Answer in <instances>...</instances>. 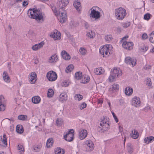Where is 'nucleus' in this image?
I'll return each instance as SVG.
<instances>
[{
	"mask_svg": "<svg viewBox=\"0 0 154 154\" xmlns=\"http://www.w3.org/2000/svg\"><path fill=\"white\" fill-rule=\"evenodd\" d=\"M125 61L127 64L131 65L132 66H134L136 64V60L135 59H132L130 57H126Z\"/></svg>",
	"mask_w": 154,
	"mask_h": 154,
	"instance_id": "obj_10",
	"label": "nucleus"
},
{
	"mask_svg": "<svg viewBox=\"0 0 154 154\" xmlns=\"http://www.w3.org/2000/svg\"><path fill=\"white\" fill-rule=\"evenodd\" d=\"M54 94L53 90L51 89H49L48 91L47 96L48 97H52Z\"/></svg>",
	"mask_w": 154,
	"mask_h": 154,
	"instance_id": "obj_40",
	"label": "nucleus"
},
{
	"mask_svg": "<svg viewBox=\"0 0 154 154\" xmlns=\"http://www.w3.org/2000/svg\"><path fill=\"white\" fill-rule=\"evenodd\" d=\"M4 97L2 96H0V111H3L5 109V106L2 104Z\"/></svg>",
	"mask_w": 154,
	"mask_h": 154,
	"instance_id": "obj_29",
	"label": "nucleus"
},
{
	"mask_svg": "<svg viewBox=\"0 0 154 154\" xmlns=\"http://www.w3.org/2000/svg\"><path fill=\"white\" fill-rule=\"evenodd\" d=\"M112 36L110 35H107L105 37V39L106 41H108L109 42L112 39Z\"/></svg>",
	"mask_w": 154,
	"mask_h": 154,
	"instance_id": "obj_48",
	"label": "nucleus"
},
{
	"mask_svg": "<svg viewBox=\"0 0 154 154\" xmlns=\"http://www.w3.org/2000/svg\"><path fill=\"white\" fill-rule=\"evenodd\" d=\"M151 66L146 65L143 67V69L145 70H148L151 69Z\"/></svg>",
	"mask_w": 154,
	"mask_h": 154,
	"instance_id": "obj_58",
	"label": "nucleus"
},
{
	"mask_svg": "<svg viewBox=\"0 0 154 154\" xmlns=\"http://www.w3.org/2000/svg\"><path fill=\"white\" fill-rule=\"evenodd\" d=\"M65 151L63 149H62L60 147H57L56 150L55 151V154H64Z\"/></svg>",
	"mask_w": 154,
	"mask_h": 154,
	"instance_id": "obj_34",
	"label": "nucleus"
},
{
	"mask_svg": "<svg viewBox=\"0 0 154 154\" xmlns=\"http://www.w3.org/2000/svg\"><path fill=\"white\" fill-rule=\"evenodd\" d=\"M113 118L114 119L115 121H116V122L117 123L118 122L119 120L116 116H114Z\"/></svg>",
	"mask_w": 154,
	"mask_h": 154,
	"instance_id": "obj_60",
	"label": "nucleus"
},
{
	"mask_svg": "<svg viewBox=\"0 0 154 154\" xmlns=\"http://www.w3.org/2000/svg\"><path fill=\"white\" fill-rule=\"evenodd\" d=\"M90 77L88 76L84 77V79L82 80V82L85 84L87 82H88L90 81Z\"/></svg>",
	"mask_w": 154,
	"mask_h": 154,
	"instance_id": "obj_44",
	"label": "nucleus"
},
{
	"mask_svg": "<svg viewBox=\"0 0 154 154\" xmlns=\"http://www.w3.org/2000/svg\"><path fill=\"white\" fill-rule=\"evenodd\" d=\"M102 69L100 68H97L94 70V73L96 75H100L102 74V72L100 71Z\"/></svg>",
	"mask_w": 154,
	"mask_h": 154,
	"instance_id": "obj_43",
	"label": "nucleus"
},
{
	"mask_svg": "<svg viewBox=\"0 0 154 154\" xmlns=\"http://www.w3.org/2000/svg\"><path fill=\"white\" fill-rule=\"evenodd\" d=\"M29 81L31 84H34L37 80V75L35 72H32L29 78Z\"/></svg>",
	"mask_w": 154,
	"mask_h": 154,
	"instance_id": "obj_14",
	"label": "nucleus"
},
{
	"mask_svg": "<svg viewBox=\"0 0 154 154\" xmlns=\"http://www.w3.org/2000/svg\"><path fill=\"white\" fill-rule=\"evenodd\" d=\"M141 102L139 97H134L132 100V104L136 107L140 106Z\"/></svg>",
	"mask_w": 154,
	"mask_h": 154,
	"instance_id": "obj_11",
	"label": "nucleus"
},
{
	"mask_svg": "<svg viewBox=\"0 0 154 154\" xmlns=\"http://www.w3.org/2000/svg\"><path fill=\"white\" fill-rule=\"evenodd\" d=\"M54 13L56 15L58 16L59 15L58 12L57 11L56 7L55 6H53L51 7Z\"/></svg>",
	"mask_w": 154,
	"mask_h": 154,
	"instance_id": "obj_49",
	"label": "nucleus"
},
{
	"mask_svg": "<svg viewBox=\"0 0 154 154\" xmlns=\"http://www.w3.org/2000/svg\"><path fill=\"white\" fill-rule=\"evenodd\" d=\"M54 143L53 139L52 138L48 139L47 141L46 146L47 148L51 146Z\"/></svg>",
	"mask_w": 154,
	"mask_h": 154,
	"instance_id": "obj_31",
	"label": "nucleus"
},
{
	"mask_svg": "<svg viewBox=\"0 0 154 154\" xmlns=\"http://www.w3.org/2000/svg\"><path fill=\"white\" fill-rule=\"evenodd\" d=\"M42 147V145L41 144H39L38 145L34 146L33 147V151L35 152H39Z\"/></svg>",
	"mask_w": 154,
	"mask_h": 154,
	"instance_id": "obj_32",
	"label": "nucleus"
},
{
	"mask_svg": "<svg viewBox=\"0 0 154 154\" xmlns=\"http://www.w3.org/2000/svg\"><path fill=\"white\" fill-rule=\"evenodd\" d=\"M146 85L149 86H151L152 85V82L150 81V78H148L147 79Z\"/></svg>",
	"mask_w": 154,
	"mask_h": 154,
	"instance_id": "obj_53",
	"label": "nucleus"
},
{
	"mask_svg": "<svg viewBox=\"0 0 154 154\" xmlns=\"http://www.w3.org/2000/svg\"><path fill=\"white\" fill-rule=\"evenodd\" d=\"M18 150H20L19 151L20 154L23 153L24 152V149L22 145H18Z\"/></svg>",
	"mask_w": 154,
	"mask_h": 154,
	"instance_id": "obj_42",
	"label": "nucleus"
},
{
	"mask_svg": "<svg viewBox=\"0 0 154 154\" xmlns=\"http://www.w3.org/2000/svg\"><path fill=\"white\" fill-rule=\"evenodd\" d=\"M67 100V96L66 93L63 92L61 93L59 96V101L62 103H64Z\"/></svg>",
	"mask_w": 154,
	"mask_h": 154,
	"instance_id": "obj_16",
	"label": "nucleus"
},
{
	"mask_svg": "<svg viewBox=\"0 0 154 154\" xmlns=\"http://www.w3.org/2000/svg\"><path fill=\"white\" fill-rule=\"evenodd\" d=\"M95 33L92 30H90L86 34V36L90 38H93L95 36Z\"/></svg>",
	"mask_w": 154,
	"mask_h": 154,
	"instance_id": "obj_35",
	"label": "nucleus"
},
{
	"mask_svg": "<svg viewBox=\"0 0 154 154\" xmlns=\"http://www.w3.org/2000/svg\"><path fill=\"white\" fill-rule=\"evenodd\" d=\"M1 139L0 145L2 146L6 147L7 144L6 135L5 134H4L3 137H1Z\"/></svg>",
	"mask_w": 154,
	"mask_h": 154,
	"instance_id": "obj_15",
	"label": "nucleus"
},
{
	"mask_svg": "<svg viewBox=\"0 0 154 154\" xmlns=\"http://www.w3.org/2000/svg\"><path fill=\"white\" fill-rule=\"evenodd\" d=\"M79 51L81 54L83 55H85L87 52L86 50L83 47H81L80 48Z\"/></svg>",
	"mask_w": 154,
	"mask_h": 154,
	"instance_id": "obj_41",
	"label": "nucleus"
},
{
	"mask_svg": "<svg viewBox=\"0 0 154 154\" xmlns=\"http://www.w3.org/2000/svg\"><path fill=\"white\" fill-rule=\"evenodd\" d=\"M85 27L86 29H88L89 27L88 24L87 23H86L85 24Z\"/></svg>",
	"mask_w": 154,
	"mask_h": 154,
	"instance_id": "obj_61",
	"label": "nucleus"
},
{
	"mask_svg": "<svg viewBox=\"0 0 154 154\" xmlns=\"http://www.w3.org/2000/svg\"><path fill=\"white\" fill-rule=\"evenodd\" d=\"M139 136V133L136 130H133L132 131L131 137L133 139H137Z\"/></svg>",
	"mask_w": 154,
	"mask_h": 154,
	"instance_id": "obj_28",
	"label": "nucleus"
},
{
	"mask_svg": "<svg viewBox=\"0 0 154 154\" xmlns=\"http://www.w3.org/2000/svg\"><path fill=\"white\" fill-rule=\"evenodd\" d=\"M87 131L85 129H81L80 130L79 132V138L81 140L84 139L87 136Z\"/></svg>",
	"mask_w": 154,
	"mask_h": 154,
	"instance_id": "obj_13",
	"label": "nucleus"
},
{
	"mask_svg": "<svg viewBox=\"0 0 154 154\" xmlns=\"http://www.w3.org/2000/svg\"><path fill=\"white\" fill-rule=\"evenodd\" d=\"M69 84V82L67 80L64 81L62 83V85L64 87H67Z\"/></svg>",
	"mask_w": 154,
	"mask_h": 154,
	"instance_id": "obj_51",
	"label": "nucleus"
},
{
	"mask_svg": "<svg viewBox=\"0 0 154 154\" xmlns=\"http://www.w3.org/2000/svg\"><path fill=\"white\" fill-rule=\"evenodd\" d=\"M28 4V0H24L23 2V6H26Z\"/></svg>",
	"mask_w": 154,
	"mask_h": 154,
	"instance_id": "obj_56",
	"label": "nucleus"
},
{
	"mask_svg": "<svg viewBox=\"0 0 154 154\" xmlns=\"http://www.w3.org/2000/svg\"><path fill=\"white\" fill-rule=\"evenodd\" d=\"M98 103H103V101L102 100H99L98 102Z\"/></svg>",
	"mask_w": 154,
	"mask_h": 154,
	"instance_id": "obj_64",
	"label": "nucleus"
},
{
	"mask_svg": "<svg viewBox=\"0 0 154 154\" xmlns=\"http://www.w3.org/2000/svg\"><path fill=\"white\" fill-rule=\"evenodd\" d=\"M32 100L33 103L38 104L40 103L41 99L39 96H35L32 97Z\"/></svg>",
	"mask_w": 154,
	"mask_h": 154,
	"instance_id": "obj_27",
	"label": "nucleus"
},
{
	"mask_svg": "<svg viewBox=\"0 0 154 154\" xmlns=\"http://www.w3.org/2000/svg\"><path fill=\"white\" fill-rule=\"evenodd\" d=\"M133 89L129 86L126 87L125 89V93L126 95L130 96L132 94Z\"/></svg>",
	"mask_w": 154,
	"mask_h": 154,
	"instance_id": "obj_22",
	"label": "nucleus"
},
{
	"mask_svg": "<svg viewBox=\"0 0 154 154\" xmlns=\"http://www.w3.org/2000/svg\"><path fill=\"white\" fill-rule=\"evenodd\" d=\"M116 17L118 20H123L126 15V10L123 8L120 7L115 10Z\"/></svg>",
	"mask_w": 154,
	"mask_h": 154,
	"instance_id": "obj_4",
	"label": "nucleus"
},
{
	"mask_svg": "<svg viewBox=\"0 0 154 154\" xmlns=\"http://www.w3.org/2000/svg\"><path fill=\"white\" fill-rule=\"evenodd\" d=\"M74 66L72 64L69 65L66 69L65 71L66 73L71 72L73 69Z\"/></svg>",
	"mask_w": 154,
	"mask_h": 154,
	"instance_id": "obj_36",
	"label": "nucleus"
},
{
	"mask_svg": "<svg viewBox=\"0 0 154 154\" xmlns=\"http://www.w3.org/2000/svg\"><path fill=\"white\" fill-rule=\"evenodd\" d=\"M150 52L154 53V48L150 49Z\"/></svg>",
	"mask_w": 154,
	"mask_h": 154,
	"instance_id": "obj_63",
	"label": "nucleus"
},
{
	"mask_svg": "<svg viewBox=\"0 0 154 154\" xmlns=\"http://www.w3.org/2000/svg\"><path fill=\"white\" fill-rule=\"evenodd\" d=\"M74 131L73 129L69 130L64 136L65 140L68 142L72 141L73 140Z\"/></svg>",
	"mask_w": 154,
	"mask_h": 154,
	"instance_id": "obj_8",
	"label": "nucleus"
},
{
	"mask_svg": "<svg viewBox=\"0 0 154 154\" xmlns=\"http://www.w3.org/2000/svg\"><path fill=\"white\" fill-rule=\"evenodd\" d=\"M110 126L108 121L105 119L103 120L100 122L98 126L97 130L101 133L107 131L109 129Z\"/></svg>",
	"mask_w": 154,
	"mask_h": 154,
	"instance_id": "obj_3",
	"label": "nucleus"
},
{
	"mask_svg": "<svg viewBox=\"0 0 154 154\" xmlns=\"http://www.w3.org/2000/svg\"><path fill=\"white\" fill-rule=\"evenodd\" d=\"M119 86L118 84H114L112 85L111 88H109L110 91H114L119 90Z\"/></svg>",
	"mask_w": 154,
	"mask_h": 154,
	"instance_id": "obj_33",
	"label": "nucleus"
},
{
	"mask_svg": "<svg viewBox=\"0 0 154 154\" xmlns=\"http://www.w3.org/2000/svg\"><path fill=\"white\" fill-rule=\"evenodd\" d=\"M142 38L143 39H146L148 38L147 34L146 33H143L142 35Z\"/></svg>",
	"mask_w": 154,
	"mask_h": 154,
	"instance_id": "obj_57",
	"label": "nucleus"
},
{
	"mask_svg": "<svg viewBox=\"0 0 154 154\" xmlns=\"http://www.w3.org/2000/svg\"><path fill=\"white\" fill-rule=\"evenodd\" d=\"M45 44L44 41H42L40 43L35 44L32 47V49L33 51H37L38 49L42 48Z\"/></svg>",
	"mask_w": 154,
	"mask_h": 154,
	"instance_id": "obj_19",
	"label": "nucleus"
},
{
	"mask_svg": "<svg viewBox=\"0 0 154 154\" xmlns=\"http://www.w3.org/2000/svg\"><path fill=\"white\" fill-rule=\"evenodd\" d=\"M16 131L19 134L22 133L23 132V129L22 125H18L16 126Z\"/></svg>",
	"mask_w": 154,
	"mask_h": 154,
	"instance_id": "obj_30",
	"label": "nucleus"
},
{
	"mask_svg": "<svg viewBox=\"0 0 154 154\" xmlns=\"http://www.w3.org/2000/svg\"><path fill=\"white\" fill-rule=\"evenodd\" d=\"M82 76V73L80 72H77L75 73V78L78 80L80 79H81Z\"/></svg>",
	"mask_w": 154,
	"mask_h": 154,
	"instance_id": "obj_38",
	"label": "nucleus"
},
{
	"mask_svg": "<svg viewBox=\"0 0 154 154\" xmlns=\"http://www.w3.org/2000/svg\"><path fill=\"white\" fill-rule=\"evenodd\" d=\"M141 49L143 50V51L145 52L148 49V47L146 46H143L141 48Z\"/></svg>",
	"mask_w": 154,
	"mask_h": 154,
	"instance_id": "obj_52",
	"label": "nucleus"
},
{
	"mask_svg": "<svg viewBox=\"0 0 154 154\" xmlns=\"http://www.w3.org/2000/svg\"><path fill=\"white\" fill-rule=\"evenodd\" d=\"M73 5L77 11H79L81 10L82 7L79 0H75L73 2Z\"/></svg>",
	"mask_w": 154,
	"mask_h": 154,
	"instance_id": "obj_17",
	"label": "nucleus"
},
{
	"mask_svg": "<svg viewBox=\"0 0 154 154\" xmlns=\"http://www.w3.org/2000/svg\"><path fill=\"white\" fill-rule=\"evenodd\" d=\"M56 123L58 126H60L63 123L62 119L61 118L57 119L56 121Z\"/></svg>",
	"mask_w": 154,
	"mask_h": 154,
	"instance_id": "obj_45",
	"label": "nucleus"
},
{
	"mask_svg": "<svg viewBox=\"0 0 154 154\" xmlns=\"http://www.w3.org/2000/svg\"><path fill=\"white\" fill-rule=\"evenodd\" d=\"M75 98L77 99L78 101H80L83 99V97L82 95L78 94L75 95Z\"/></svg>",
	"mask_w": 154,
	"mask_h": 154,
	"instance_id": "obj_46",
	"label": "nucleus"
},
{
	"mask_svg": "<svg viewBox=\"0 0 154 154\" xmlns=\"http://www.w3.org/2000/svg\"><path fill=\"white\" fill-rule=\"evenodd\" d=\"M27 116L26 115H20L18 116V119L20 120L25 121L27 120Z\"/></svg>",
	"mask_w": 154,
	"mask_h": 154,
	"instance_id": "obj_39",
	"label": "nucleus"
},
{
	"mask_svg": "<svg viewBox=\"0 0 154 154\" xmlns=\"http://www.w3.org/2000/svg\"><path fill=\"white\" fill-rule=\"evenodd\" d=\"M150 109V107L149 105H147L145 106V108L143 109V110L145 111L146 112L148 111Z\"/></svg>",
	"mask_w": 154,
	"mask_h": 154,
	"instance_id": "obj_54",
	"label": "nucleus"
},
{
	"mask_svg": "<svg viewBox=\"0 0 154 154\" xmlns=\"http://www.w3.org/2000/svg\"><path fill=\"white\" fill-rule=\"evenodd\" d=\"M151 15L149 13H147L144 15V19L146 20H149L150 18Z\"/></svg>",
	"mask_w": 154,
	"mask_h": 154,
	"instance_id": "obj_50",
	"label": "nucleus"
},
{
	"mask_svg": "<svg viewBox=\"0 0 154 154\" xmlns=\"http://www.w3.org/2000/svg\"><path fill=\"white\" fill-rule=\"evenodd\" d=\"M58 60V57L57 55L54 54L50 57L48 61L50 63H52L56 62Z\"/></svg>",
	"mask_w": 154,
	"mask_h": 154,
	"instance_id": "obj_23",
	"label": "nucleus"
},
{
	"mask_svg": "<svg viewBox=\"0 0 154 154\" xmlns=\"http://www.w3.org/2000/svg\"><path fill=\"white\" fill-rule=\"evenodd\" d=\"M60 15V21L61 23H64L67 19L66 12L64 8H59V12Z\"/></svg>",
	"mask_w": 154,
	"mask_h": 154,
	"instance_id": "obj_6",
	"label": "nucleus"
},
{
	"mask_svg": "<svg viewBox=\"0 0 154 154\" xmlns=\"http://www.w3.org/2000/svg\"><path fill=\"white\" fill-rule=\"evenodd\" d=\"M27 14L31 18L37 20L39 21L42 20L43 21V18L44 14L40 13L36 8L29 9L27 12Z\"/></svg>",
	"mask_w": 154,
	"mask_h": 154,
	"instance_id": "obj_1",
	"label": "nucleus"
},
{
	"mask_svg": "<svg viewBox=\"0 0 154 154\" xmlns=\"http://www.w3.org/2000/svg\"><path fill=\"white\" fill-rule=\"evenodd\" d=\"M46 76L48 80L51 82L55 81L57 77V73L53 71H50L48 72Z\"/></svg>",
	"mask_w": 154,
	"mask_h": 154,
	"instance_id": "obj_9",
	"label": "nucleus"
},
{
	"mask_svg": "<svg viewBox=\"0 0 154 154\" xmlns=\"http://www.w3.org/2000/svg\"><path fill=\"white\" fill-rule=\"evenodd\" d=\"M123 48L128 50H131L133 49V43L132 42H124L122 44Z\"/></svg>",
	"mask_w": 154,
	"mask_h": 154,
	"instance_id": "obj_12",
	"label": "nucleus"
},
{
	"mask_svg": "<svg viewBox=\"0 0 154 154\" xmlns=\"http://www.w3.org/2000/svg\"><path fill=\"white\" fill-rule=\"evenodd\" d=\"M61 35L60 32L57 31L55 32L53 34H51V37L53 38L54 40H59L60 39V36Z\"/></svg>",
	"mask_w": 154,
	"mask_h": 154,
	"instance_id": "obj_21",
	"label": "nucleus"
},
{
	"mask_svg": "<svg viewBox=\"0 0 154 154\" xmlns=\"http://www.w3.org/2000/svg\"><path fill=\"white\" fill-rule=\"evenodd\" d=\"M87 106V104L85 102L82 103L79 106V108L81 110H82L86 108Z\"/></svg>",
	"mask_w": 154,
	"mask_h": 154,
	"instance_id": "obj_47",
	"label": "nucleus"
},
{
	"mask_svg": "<svg viewBox=\"0 0 154 154\" xmlns=\"http://www.w3.org/2000/svg\"><path fill=\"white\" fill-rule=\"evenodd\" d=\"M130 25V23L129 22L125 23L123 24V27L125 28H126Z\"/></svg>",
	"mask_w": 154,
	"mask_h": 154,
	"instance_id": "obj_55",
	"label": "nucleus"
},
{
	"mask_svg": "<svg viewBox=\"0 0 154 154\" xmlns=\"http://www.w3.org/2000/svg\"><path fill=\"white\" fill-rule=\"evenodd\" d=\"M122 75V72L119 68H114L111 70L110 75L109 78V82H112L115 80L117 77Z\"/></svg>",
	"mask_w": 154,
	"mask_h": 154,
	"instance_id": "obj_2",
	"label": "nucleus"
},
{
	"mask_svg": "<svg viewBox=\"0 0 154 154\" xmlns=\"http://www.w3.org/2000/svg\"><path fill=\"white\" fill-rule=\"evenodd\" d=\"M61 55L63 58L65 60H69L71 58V57L69 54L65 51H62Z\"/></svg>",
	"mask_w": 154,
	"mask_h": 154,
	"instance_id": "obj_24",
	"label": "nucleus"
},
{
	"mask_svg": "<svg viewBox=\"0 0 154 154\" xmlns=\"http://www.w3.org/2000/svg\"><path fill=\"white\" fill-rule=\"evenodd\" d=\"M119 131L121 132H122L123 131V128L122 127L119 126Z\"/></svg>",
	"mask_w": 154,
	"mask_h": 154,
	"instance_id": "obj_62",
	"label": "nucleus"
},
{
	"mask_svg": "<svg viewBox=\"0 0 154 154\" xmlns=\"http://www.w3.org/2000/svg\"><path fill=\"white\" fill-rule=\"evenodd\" d=\"M3 78L4 81L7 82H9L11 79L8 73L5 71H4L3 74Z\"/></svg>",
	"mask_w": 154,
	"mask_h": 154,
	"instance_id": "obj_25",
	"label": "nucleus"
},
{
	"mask_svg": "<svg viewBox=\"0 0 154 154\" xmlns=\"http://www.w3.org/2000/svg\"><path fill=\"white\" fill-rule=\"evenodd\" d=\"M100 8L98 7H92L90 10L91 11L90 14V16L95 19H98L100 18L101 15L100 14V12L99 11Z\"/></svg>",
	"mask_w": 154,
	"mask_h": 154,
	"instance_id": "obj_5",
	"label": "nucleus"
},
{
	"mask_svg": "<svg viewBox=\"0 0 154 154\" xmlns=\"http://www.w3.org/2000/svg\"><path fill=\"white\" fill-rule=\"evenodd\" d=\"M111 46V45L104 46L100 49L99 52L101 54L103 55V57H107L110 54V53L109 51V48Z\"/></svg>",
	"mask_w": 154,
	"mask_h": 154,
	"instance_id": "obj_7",
	"label": "nucleus"
},
{
	"mask_svg": "<svg viewBox=\"0 0 154 154\" xmlns=\"http://www.w3.org/2000/svg\"><path fill=\"white\" fill-rule=\"evenodd\" d=\"M154 140V137L153 136H149L145 138L144 140V142L146 144H148Z\"/></svg>",
	"mask_w": 154,
	"mask_h": 154,
	"instance_id": "obj_26",
	"label": "nucleus"
},
{
	"mask_svg": "<svg viewBox=\"0 0 154 154\" xmlns=\"http://www.w3.org/2000/svg\"><path fill=\"white\" fill-rule=\"evenodd\" d=\"M149 40L150 42L154 43V32H152L149 35Z\"/></svg>",
	"mask_w": 154,
	"mask_h": 154,
	"instance_id": "obj_37",
	"label": "nucleus"
},
{
	"mask_svg": "<svg viewBox=\"0 0 154 154\" xmlns=\"http://www.w3.org/2000/svg\"><path fill=\"white\" fill-rule=\"evenodd\" d=\"M128 151L130 152V153H131L133 152V149L131 148V147L130 146H128Z\"/></svg>",
	"mask_w": 154,
	"mask_h": 154,
	"instance_id": "obj_59",
	"label": "nucleus"
},
{
	"mask_svg": "<svg viewBox=\"0 0 154 154\" xmlns=\"http://www.w3.org/2000/svg\"><path fill=\"white\" fill-rule=\"evenodd\" d=\"M69 0H61L58 3L59 8H64L69 3Z\"/></svg>",
	"mask_w": 154,
	"mask_h": 154,
	"instance_id": "obj_18",
	"label": "nucleus"
},
{
	"mask_svg": "<svg viewBox=\"0 0 154 154\" xmlns=\"http://www.w3.org/2000/svg\"><path fill=\"white\" fill-rule=\"evenodd\" d=\"M86 143L88 146L87 148L88 149V148H89V150L90 151H91L93 150L94 147V145L91 140H87L86 142Z\"/></svg>",
	"mask_w": 154,
	"mask_h": 154,
	"instance_id": "obj_20",
	"label": "nucleus"
}]
</instances>
